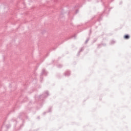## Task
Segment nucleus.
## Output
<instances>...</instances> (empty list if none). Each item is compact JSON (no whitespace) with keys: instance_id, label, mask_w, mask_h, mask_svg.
<instances>
[{"instance_id":"nucleus-1","label":"nucleus","mask_w":131,"mask_h":131,"mask_svg":"<svg viewBox=\"0 0 131 131\" xmlns=\"http://www.w3.org/2000/svg\"><path fill=\"white\" fill-rule=\"evenodd\" d=\"M124 38H125V39H128V38H129V36L128 35H125L124 36Z\"/></svg>"}]
</instances>
